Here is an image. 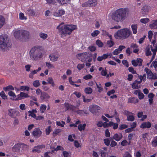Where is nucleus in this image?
Masks as SVG:
<instances>
[{
  "label": "nucleus",
  "mask_w": 157,
  "mask_h": 157,
  "mask_svg": "<svg viewBox=\"0 0 157 157\" xmlns=\"http://www.w3.org/2000/svg\"><path fill=\"white\" fill-rule=\"evenodd\" d=\"M42 48L40 46H35L32 48L30 51V58L34 60L37 59L38 58L41 57L42 56Z\"/></svg>",
  "instance_id": "obj_4"
},
{
  "label": "nucleus",
  "mask_w": 157,
  "mask_h": 157,
  "mask_svg": "<svg viewBox=\"0 0 157 157\" xmlns=\"http://www.w3.org/2000/svg\"><path fill=\"white\" fill-rule=\"evenodd\" d=\"M29 148V145L22 143H18L16 144L12 147V150L13 152L21 155L25 152L28 151Z\"/></svg>",
  "instance_id": "obj_3"
},
{
  "label": "nucleus",
  "mask_w": 157,
  "mask_h": 157,
  "mask_svg": "<svg viewBox=\"0 0 157 157\" xmlns=\"http://www.w3.org/2000/svg\"><path fill=\"white\" fill-rule=\"evenodd\" d=\"M132 86V87L134 89H138L141 87V85L137 82L136 81H134Z\"/></svg>",
  "instance_id": "obj_23"
},
{
  "label": "nucleus",
  "mask_w": 157,
  "mask_h": 157,
  "mask_svg": "<svg viewBox=\"0 0 157 157\" xmlns=\"http://www.w3.org/2000/svg\"><path fill=\"white\" fill-rule=\"evenodd\" d=\"M29 96L28 94L21 92L20 94L18 95V97L16 98V100H20L24 98L29 97Z\"/></svg>",
  "instance_id": "obj_13"
},
{
  "label": "nucleus",
  "mask_w": 157,
  "mask_h": 157,
  "mask_svg": "<svg viewBox=\"0 0 157 157\" xmlns=\"http://www.w3.org/2000/svg\"><path fill=\"white\" fill-rule=\"evenodd\" d=\"M30 33L28 31L25 30H19L15 31L14 33L15 37L19 40H25L29 38Z\"/></svg>",
  "instance_id": "obj_7"
},
{
  "label": "nucleus",
  "mask_w": 157,
  "mask_h": 157,
  "mask_svg": "<svg viewBox=\"0 0 157 157\" xmlns=\"http://www.w3.org/2000/svg\"><path fill=\"white\" fill-rule=\"evenodd\" d=\"M85 66L84 64H78L77 66V68L79 70H81Z\"/></svg>",
  "instance_id": "obj_63"
},
{
  "label": "nucleus",
  "mask_w": 157,
  "mask_h": 157,
  "mask_svg": "<svg viewBox=\"0 0 157 157\" xmlns=\"http://www.w3.org/2000/svg\"><path fill=\"white\" fill-rule=\"evenodd\" d=\"M138 100L137 98H129L128 102L131 103H135L138 102Z\"/></svg>",
  "instance_id": "obj_28"
},
{
  "label": "nucleus",
  "mask_w": 157,
  "mask_h": 157,
  "mask_svg": "<svg viewBox=\"0 0 157 157\" xmlns=\"http://www.w3.org/2000/svg\"><path fill=\"white\" fill-rule=\"evenodd\" d=\"M89 7L95 6L97 4V2L96 0H89L88 1Z\"/></svg>",
  "instance_id": "obj_20"
},
{
  "label": "nucleus",
  "mask_w": 157,
  "mask_h": 157,
  "mask_svg": "<svg viewBox=\"0 0 157 157\" xmlns=\"http://www.w3.org/2000/svg\"><path fill=\"white\" fill-rule=\"evenodd\" d=\"M131 27L133 33L134 34H136L137 32V25L136 24H133L131 25Z\"/></svg>",
  "instance_id": "obj_24"
},
{
  "label": "nucleus",
  "mask_w": 157,
  "mask_h": 157,
  "mask_svg": "<svg viewBox=\"0 0 157 157\" xmlns=\"http://www.w3.org/2000/svg\"><path fill=\"white\" fill-rule=\"evenodd\" d=\"M33 85L34 86L36 87L39 86L40 85L39 80H36L34 81L33 82Z\"/></svg>",
  "instance_id": "obj_47"
},
{
  "label": "nucleus",
  "mask_w": 157,
  "mask_h": 157,
  "mask_svg": "<svg viewBox=\"0 0 157 157\" xmlns=\"http://www.w3.org/2000/svg\"><path fill=\"white\" fill-rule=\"evenodd\" d=\"M110 38V40H108L107 42V45L110 48L112 47L114 44V43L113 41L112 37Z\"/></svg>",
  "instance_id": "obj_26"
},
{
  "label": "nucleus",
  "mask_w": 157,
  "mask_h": 157,
  "mask_svg": "<svg viewBox=\"0 0 157 157\" xmlns=\"http://www.w3.org/2000/svg\"><path fill=\"white\" fill-rule=\"evenodd\" d=\"M71 105H70L68 103L65 104V108L67 110H71Z\"/></svg>",
  "instance_id": "obj_46"
},
{
  "label": "nucleus",
  "mask_w": 157,
  "mask_h": 157,
  "mask_svg": "<svg viewBox=\"0 0 157 157\" xmlns=\"http://www.w3.org/2000/svg\"><path fill=\"white\" fill-rule=\"evenodd\" d=\"M64 11L62 10H59L57 12H55L53 13V15L55 17H60L64 14Z\"/></svg>",
  "instance_id": "obj_17"
},
{
  "label": "nucleus",
  "mask_w": 157,
  "mask_h": 157,
  "mask_svg": "<svg viewBox=\"0 0 157 157\" xmlns=\"http://www.w3.org/2000/svg\"><path fill=\"white\" fill-rule=\"evenodd\" d=\"M46 106L44 105H42L40 107V110L41 112L43 113L46 110Z\"/></svg>",
  "instance_id": "obj_40"
},
{
  "label": "nucleus",
  "mask_w": 157,
  "mask_h": 157,
  "mask_svg": "<svg viewBox=\"0 0 157 157\" xmlns=\"http://www.w3.org/2000/svg\"><path fill=\"white\" fill-rule=\"evenodd\" d=\"M100 152L101 154V157H106L107 154L106 152L103 150H101L100 151Z\"/></svg>",
  "instance_id": "obj_58"
},
{
  "label": "nucleus",
  "mask_w": 157,
  "mask_h": 157,
  "mask_svg": "<svg viewBox=\"0 0 157 157\" xmlns=\"http://www.w3.org/2000/svg\"><path fill=\"white\" fill-rule=\"evenodd\" d=\"M84 91L87 94H90L92 92L93 90L90 87H86Z\"/></svg>",
  "instance_id": "obj_31"
},
{
  "label": "nucleus",
  "mask_w": 157,
  "mask_h": 157,
  "mask_svg": "<svg viewBox=\"0 0 157 157\" xmlns=\"http://www.w3.org/2000/svg\"><path fill=\"white\" fill-rule=\"evenodd\" d=\"M41 146H38L36 147H34L33 149V152L39 153L41 151L40 150Z\"/></svg>",
  "instance_id": "obj_27"
},
{
  "label": "nucleus",
  "mask_w": 157,
  "mask_h": 157,
  "mask_svg": "<svg viewBox=\"0 0 157 157\" xmlns=\"http://www.w3.org/2000/svg\"><path fill=\"white\" fill-rule=\"evenodd\" d=\"M51 126H48V127L46 129V133L47 135H49L51 131Z\"/></svg>",
  "instance_id": "obj_54"
},
{
  "label": "nucleus",
  "mask_w": 157,
  "mask_h": 157,
  "mask_svg": "<svg viewBox=\"0 0 157 157\" xmlns=\"http://www.w3.org/2000/svg\"><path fill=\"white\" fill-rule=\"evenodd\" d=\"M60 55L58 53H52L49 56L51 61L53 62L57 61Z\"/></svg>",
  "instance_id": "obj_10"
},
{
  "label": "nucleus",
  "mask_w": 157,
  "mask_h": 157,
  "mask_svg": "<svg viewBox=\"0 0 157 157\" xmlns=\"http://www.w3.org/2000/svg\"><path fill=\"white\" fill-rule=\"evenodd\" d=\"M97 86L98 89V91L99 92H101V91H102L103 90V88L101 86V84H99V86L97 84V83L95 82Z\"/></svg>",
  "instance_id": "obj_60"
},
{
  "label": "nucleus",
  "mask_w": 157,
  "mask_h": 157,
  "mask_svg": "<svg viewBox=\"0 0 157 157\" xmlns=\"http://www.w3.org/2000/svg\"><path fill=\"white\" fill-rule=\"evenodd\" d=\"M86 125L85 124H83L82 125V124H80L78 126V128L80 131L84 130Z\"/></svg>",
  "instance_id": "obj_35"
},
{
  "label": "nucleus",
  "mask_w": 157,
  "mask_h": 157,
  "mask_svg": "<svg viewBox=\"0 0 157 157\" xmlns=\"http://www.w3.org/2000/svg\"><path fill=\"white\" fill-rule=\"evenodd\" d=\"M11 46L8 36L7 35L0 36V49L5 51Z\"/></svg>",
  "instance_id": "obj_5"
},
{
  "label": "nucleus",
  "mask_w": 157,
  "mask_h": 157,
  "mask_svg": "<svg viewBox=\"0 0 157 157\" xmlns=\"http://www.w3.org/2000/svg\"><path fill=\"white\" fill-rule=\"evenodd\" d=\"M102 31V34L104 35H107L110 38L112 36L109 34L105 30H103Z\"/></svg>",
  "instance_id": "obj_62"
},
{
  "label": "nucleus",
  "mask_w": 157,
  "mask_h": 157,
  "mask_svg": "<svg viewBox=\"0 0 157 157\" xmlns=\"http://www.w3.org/2000/svg\"><path fill=\"white\" fill-rule=\"evenodd\" d=\"M55 151H57L59 150H63V148L60 146H58L54 148Z\"/></svg>",
  "instance_id": "obj_55"
},
{
  "label": "nucleus",
  "mask_w": 157,
  "mask_h": 157,
  "mask_svg": "<svg viewBox=\"0 0 157 157\" xmlns=\"http://www.w3.org/2000/svg\"><path fill=\"white\" fill-rule=\"evenodd\" d=\"M33 135L34 136H40L42 134V132L39 128H36L32 132Z\"/></svg>",
  "instance_id": "obj_12"
},
{
  "label": "nucleus",
  "mask_w": 157,
  "mask_h": 157,
  "mask_svg": "<svg viewBox=\"0 0 157 157\" xmlns=\"http://www.w3.org/2000/svg\"><path fill=\"white\" fill-rule=\"evenodd\" d=\"M130 141H129V142H128L126 140H124L122 141L121 143V145L122 146H126L127 145H129L130 144Z\"/></svg>",
  "instance_id": "obj_37"
},
{
  "label": "nucleus",
  "mask_w": 157,
  "mask_h": 157,
  "mask_svg": "<svg viewBox=\"0 0 157 157\" xmlns=\"http://www.w3.org/2000/svg\"><path fill=\"white\" fill-rule=\"evenodd\" d=\"M135 119L134 117L131 114L127 116V120L128 121H133Z\"/></svg>",
  "instance_id": "obj_38"
},
{
  "label": "nucleus",
  "mask_w": 157,
  "mask_h": 157,
  "mask_svg": "<svg viewBox=\"0 0 157 157\" xmlns=\"http://www.w3.org/2000/svg\"><path fill=\"white\" fill-rule=\"evenodd\" d=\"M91 56L90 53L85 52L78 54L76 55V57L78 59H81V61L83 62L86 61L89 57H91Z\"/></svg>",
  "instance_id": "obj_8"
},
{
  "label": "nucleus",
  "mask_w": 157,
  "mask_h": 157,
  "mask_svg": "<svg viewBox=\"0 0 157 157\" xmlns=\"http://www.w3.org/2000/svg\"><path fill=\"white\" fill-rule=\"evenodd\" d=\"M100 107L96 105H91L89 107V111L94 115L96 116H98L100 113L98 110H100Z\"/></svg>",
  "instance_id": "obj_9"
},
{
  "label": "nucleus",
  "mask_w": 157,
  "mask_h": 157,
  "mask_svg": "<svg viewBox=\"0 0 157 157\" xmlns=\"http://www.w3.org/2000/svg\"><path fill=\"white\" fill-rule=\"evenodd\" d=\"M146 56H151V53L150 51V47L149 45H148L146 48Z\"/></svg>",
  "instance_id": "obj_33"
},
{
  "label": "nucleus",
  "mask_w": 157,
  "mask_h": 157,
  "mask_svg": "<svg viewBox=\"0 0 157 157\" xmlns=\"http://www.w3.org/2000/svg\"><path fill=\"white\" fill-rule=\"evenodd\" d=\"M151 124L149 122H144L142 124L140 127L142 128H149L151 127Z\"/></svg>",
  "instance_id": "obj_14"
},
{
  "label": "nucleus",
  "mask_w": 157,
  "mask_h": 157,
  "mask_svg": "<svg viewBox=\"0 0 157 157\" xmlns=\"http://www.w3.org/2000/svg\"><path fill=\"white\" fill-rule=\"evenodd\" d=\"M9 96L13 97V99L15 98L16 97V95L15 93L12 91H10L8 93Z\"/></svg>",
  "instance_id": "obj_44"
},
{
  "label": "nucleus",
  "mask_w": 157,
  "mask_h": 157,
  "mask_svg": "<svg viewBox=\"0 0 157 157\" xmlns=\"http://www.w3.org/2000/svg\"><path fill=\"white\" fill-rule=\"evenodd\" d=\"M63 24V23H62L57 27V29H58L62 37L65 36L67 34L70 35L73 30L77 29L76 25H65Z\"/></svg>",
  "instance_id": "obj_2"
},
{
  "label": "nucleus",
  "mask_w": 157,
  "mask_h": 157,
  "mask_svg": "<svg viewBox=\"0 0 157 157\" xmlns=\"http://www.w3.org/2000/svg\"><path fill=\"white\" fill-rule=\"evenodd\" d=\"M56 123L57 125L61 127H63L64 124H65V122L63 121H62L61 122L57 121Z\"/></svg>",
  "instance_id": "obj_51"
},
{
  "label": "nucleus",
  "mask_w": 157,
  "mask_h": 157,
  "mask_svg": "<svg viewBox=\"0 0 157 157\" xmlns=\"http://www.w3.org/2000/svg\"><path fill=\"white\" fill-rule=\"evenodd\" d=\"M60 132V130L58 129L55 130L53 132V136L55 137Z\"/></svg>",
  "instance_id": "obj_49"
},
{
  "label": "nucleus",
  "mask_w": 157,
  "mask_h": 157,
  "mask_svg": "<svg viewBox=\"0 0 157 157\" xmlns=\"http://www.w3.org/2000/svg\"><path fill=\"white\" fill-rule=\"evenodd\" d=\"M143 60L140 58H137V63L138 64V66H141L142 65V63Z\"/></svg>",
  "instance_id": "obj_52"
},
{
  "label": "nucleus",
  "mask_w": 157,
  "mask_h": 157,
  "mask_svg": "<svg viewBox=\"0 0 157 157\" xmlns=\"http://www.w3.org/2000/svg\"><path fill=\"white\" fill-rule=\"evenodd\" d=\"M77 113L78 114H80L81 115H84V114H89L88 112L86 110L84 111L81 110H79L76 111Z\"/></svg>",
  "instance_id": "obj_29"
},
{
  "label": "nucleus",
  "mask_w": 157,
  "mask_h": 157,
  "mask_svg": "<svg viewBox=\"0 0 157 157\" xmlns=\"http://www.w3.org/2000/svg\"><path fill=\"white\" fill-rule=\"evenodd\" d=\"M5 23V19L2 15H0V29H1Z\"/></svg>",
  "instance_id": "obj_21"
},
{
  "label": "nucleus",
  "mask_w": 157,
  "mask_h": 157,
  "mask_svg": "<svg viewBox=\"0 0 157 157\" xmlns=\"http://www.w3.org/2000/svg\"><path fill=\"white\" fill-rule=\"evenodd\" d=\"M129 12V10L127 8L119 9L112 13L111 17L116 22H121L126 18Z\"/></svg>",
  "instance_id": "obj_1"
},
{
  "label": "nucleus",
  "mask_w": 157,
  "mask_h": 157,
  "mask_svg": "<svg viewBox=\"0 0 157 157\" xmlns=\"http://www.w3.org/2000/svg\"><path fill=\"white\" fill-rule=\"evenodd\" d=\"M46 66L49 69L54 68V66L52 64L48 62L46 63Z\"/></svg>",
  "instance_id": "obj_45"
},
{
  "label": "nucleus",
  "mask_w": 157,
  "mask_h": 157,
  "mask_svg": "<svg viewBox=\"0 0 157 157\" xmlns=\"http://www.w3.org/2000/svg\"><path fill=\"white\" fill-rule=\"evenodd\" d=\"M149 19L147 18H145L142 19L140 20V22L143 23H146L149 22Z\"/></svg>",
  "instance_id": "obj_53"
},
{
  "label": "nucleus",
  "mask_w": 157,
  "mask_h": 157,
  "mask_svg": "<svg viewBox=\"0 0 157 157\" xmlns=\"http://www.w3.org/2000/svg\"><path fill=\"white\" fill-rule=\"evenodd\" d=\"M132 34V32L127 28H124L118 30L115 34V37L117 39H124L128 37Z\"/></svg>",
  "instance_id": "obj_6"
},
{
  "label": "nucleus",
  "mask_w": 157,
  "mask_h": 157,
  "mask_svg": "<svg viewBox=\"0 0 157 157\" xmlns=\"http://www.w3.org/2000/svg\"><path fill=\"white\" fill-rule=\"evenodd\" d=\"M152 145L153 147H155L157 146V138H155L152 141Z\"/></svg>",
  "instance_id": "obj_39"
},
{
  "label": "nucleus",
  "mask_w": 157,
  "mask_h": 157,
  "mask_svg": "<svg viewBox=\"0 0 157 157\" xmlns=\"http://www.w3.org/2000/svg\"><path fill=\"white\" fill-rule=\"evenodd\" d=\"M153 35V32L151 31H149L148 32V37L150 39V41H151V39L152 38V36Z\"/></svg>",
  "instance_id": "obj_64"
},
{
  "label": "nucleus",
  "mask_w": 157,
  "mask_h": 157,
  "mask_svg": "<svg viewBox=\"0 0 157 157\" xmlns=\"http://www.w3.org/2000/svg\"><path fill=\"white\" fill-rule=\"evenodd\" d=\"M40 98L41 100H44L49 99L50 98V96L47 94L43 92L41 93Z\"/></svg>",
  "instance_id": "obj_18"
},
{
  "label": "nucleus",
  "mask_w": 157,
  "mask_h": 157,
  "mask_svg": "<svg viewBox=\"0 0 157 157\" xmlns=\"http://www.w3.org/2000/svg\"><path fill=\"white\" fill-rule=\"evenodd\" d=\"M149 11V7L147 6H144L142 9V13L144 15L146 14Z\"/></svg>",
  "instance_id": "obj_19"
},
{
  "label": "nucleus",
  "mask_w": 157,
  "mask_h": 157,
  "mask_svg": "<svg viewBox=\"0 0 157 157\" xmlns=\"http://www.w3.org/2000/svg\"><path fill=\"white\" fill-rule=\"evenodd\" d=\"M96 44L99 47H102L103 46V44L100 40H98L96 41Z\"/></svg>",
  "instance_id": "obj_41"
},
{
  "label": "nucleus",
  "mask_w": 157,
  "mask_h": 157,
  "mask_svg": "<svg viewBox=\"0 0 157 157\" xmlns=\"http://www.w3.org/2000/svg\"><path fill=\"white\" fill-rule=\"evenodd\" d=\"M29 88L27 86H22L20 87V90L22 91L26 90L28 91Z\"/></svg>",
  "instance_id": "obj_50"
},
{
  "label": "nucleus",
  "mask_w": 157,
  "mask_h": 157,
  "mask_svg": "<svg viewBox=\"0 0 157 157\" xmlns=\"http://www.w3.org/2000/svg\"><path fill=\"white\" fill-rule=\"evenodd\" d=\"M3 89L6 91H9L11 90H13V87L11 85H9L3 88Z\"/></svg>",
  "instance_id": "obj_32"
},
{
  "label": "nucleus",
  "mask_w": 157,
  "mask_h": 157,
  "mask_svg": "<svg viewBox=\"0 0 157 157\" xmlns=\"http://www.w3.org/2000/svg\"><path fill=\"white\" fill-rule=\"evenodd\" d=\"M39 36L41 39L45 40L48 37V35L47 34L44 33H41L39 34Z\"/></svg>",
  "instance_id": "obj_34"
},
{
  "label": "nucleus",
  "mask_w": 157,
  "mask_h": 157,
  "mask_svg": "<svg viewBox=\"0 0 157 157\" xmlns=\"http://www.w3.org/2000/svg\"><path fill=\"white\" fill-rule=\"evenodd\" d=\"M148 98H149V104H151L153 103V98L154 96V95L152 93H151L148 94Z\"/></svg>",
  "instance_id": "obj_25"
},
{
  "label": "nucleus",
  "mask_w": 157,
  "mask_h": 157,
  "mask_svg": "<svg viewBox=\"0 0 157 157\" xmlns=\"http://www.w3.org/2000/svg\"><path fill=\"white\" fill-rule=\"evenodd\" d=\"M99 33L100 31H99L96 30L94 31V32L91 33V35L93 37L96 36H97Z\"/></svg>",
  "instance_id": "obj_48"
},
{
  "label": "nucleus",
  "mask_w": 157,
  "mask_h": 157,
  "mask_svg": "<svg viewBox=\"0 0 157 157\" xmlns=\"http://www.w3.org/2000/svg\"><path fill=\"white\" fill-rule=\"evenodd\" d=\"M19 19L21 20H26L27 19V18L25 16L24 13H20L19 14Z\"/></svg>",
  "instance_id": "obj_42"
},
{
  "label": "nucleus",
  "mask_w": 157,
  "mask_h": 157,
  "mask_svg": "<svg viewBox=\"0 0 157 157\" xmlns=\"http://www.w3.org/2000/svg\"><path fill=\"white\" fill-rule=\"evenodd\" d=\"M92 77V76L91 75L89 74L87 75H86V76H85L83 77V78L86 80H87L89 79H90Z\"/></svg>",
  "instance_id": "obj_61"
},
{
  "label": "nucleus",
  "mask_w": 157,
  "mask_h": 157,
  "mask_svg": "<svg viewBox=\"0 0 157 157\" xmlns=\"http://www.w3.org/2000/svg\"><path fill=\"white\" fill-rule=\"evenodd\" d=\"M47 81L48 82V83L51 84L52 86H54L55 85L53 81V79L52 78H48Z\"/></svg>",
  "instance_id": "obj_43"
},
{
  "label": "nucleus",
  "mask_w": 157,
  "mask_h": 157,
  "mask_svg": "<svg viewBox=\"0 0 157 157\" xmlns=\"http://www.w3.org/2000/svg\"><path fill=\"white\" fill-rule=\"evenodd\" d=\"M57 1L58 3L61 4L66 3L68 1L67 0H57Z\"/></svg>",
  "instance_id": "obj_56"
},
{
  "label": "nucleus",
  "mask_w": 157,
  "mask_h": 157,
  "mask_svg": "<svg viewBox=\"0 0 157 157\" xmlns=\"http://www.w3.org/2000/svg\"><path fill=\"white\" fill-rule=\"evenodd\" d=\"M0 96L2 97V98L4 99H7V97L6 95L4 92L3 91H2L0 93Z\"/></svg>",
  "instance_id": "obj_36"
},
{
  "label": "nucleus",
  "mask_w": 157,
  "mask_h": 157,
  "mask_svg": "<svg viewBox=\"0 0 157 157\" xmlns=\"http://www.w3.org/2000/svg\"><path fill=\"white\" fill-rule=\"evenodd\" d=\"M123 157H132V156L129 152L126 151L124 154Z\"/></svg>",
  "instance_id": "obj_57"
},
{
  "label": "nucleus",
  "mask_w": 157,
  "mask_h": 157,
  "mask_svg": "<svg viewBox=\"0 0 157 157\" xmlns=\"http://www.w3.org/2000/svg\"><path fill=\"white\" fill-rule=\"evenodd\" d=\"M19 113V112L17 111L14 109H10L9 110L8 115L11 117L15 118L18 116Z\"/></svg>",
  "instance_id": "obj_11"
},
{
  "label": "nucleus",
  "mask_w": 157,
  "mask_h": 157,
  "mask_svg": "<svg viewBox=\"0 0 157 157\" xmlns=\"http://www.w3.org/2000/svg\"><path fill=\"white\" fill-rule=\"evenodd\" d=\"M27 13L29 15L32 16H36L37 15L36 12L31 9L28 10L27 11Z\"/></svg>",
  "instance_id": "obj_22"
},
{
  "label": "nucleus",
  "mask_w": 157,
  "mask_h": 157,
  "mask_svg": "<svg viewBox=\"0 0 157 157\" xmlns=\"http://www.w3.org/2000/svg\"><path fill=\"white\" fill-rule=\"evenodd\" d=\"M150 27L152 29H157V20L153 21V23L150 25Z\"/></svg>",
  "instance_id": "obj_30"
},
{
  "label": "nucleus",
  "mask_w": 157,
  "mask_h": 157,
  "mask_svg": "<svg viewBox=\"0 0 157 157\" xmlns=\"http://www.w3.org/2000/svg\"><path fill=\"white\" fill-rule=\"evenodd\" d=\"M144 71L147 74V78L151 79L152 77V76L153 74L151 71L147 67H146L145 68Z\"/></svg>",
  "instance_id": "obj_15"
},
{
  "label": "nucleus",
  "mask_w": 157,
  "mask_h": 157,
  "mask_svg": "<svg viewBox=\"0 0 157 157\" xmlns=\"http://www.w3.org/2000/svg\"><path fill=\"white\" fill-rule=\"evenodd\" d=\"M109 56H110V54H109L108 53L104 54L101 56H98L97 59V60L98 61H101L103 59H107Z\"/></svg>",
  "instance_id": "obj_16"
},
{
  "label": "nucleus",
  "mask_w": 157,
  "mask_h": 157,
  "mask_svg": "<svg viewBox=\"0 0 157 157\" xmlns=\"http://www.w3.org/2000/svg\"><path fill=\"white\" fill-rule=\"evenodd\" d=\"M104 142L105 145L107 146H109L110 144V141L108 138L104 140Z\"/></svg>",
  "instance_id": "obj_59"
}]
</instances>
